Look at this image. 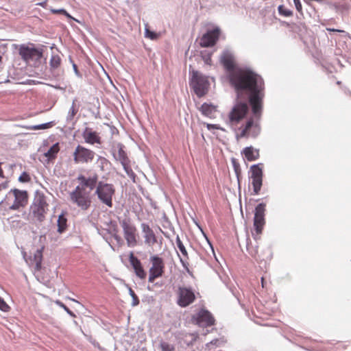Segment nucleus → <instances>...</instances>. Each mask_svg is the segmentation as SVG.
Returning a JSON list of instances; mask_svg holds the SVG:
<instances>
[{
  "instance_id": "20",
  "label": "nucleus",
  "mask_w": 351,
  "mask_h": 351,
  "mask_svg": "<svg viewBox=\"0 0 351 351\" xmlns=\"http://www.w3.org/2000/svg\"><path fill=\"white\" fill-rule=\"evenodd\" d=\"M142 230L144 233L145 243L146 244L152 246L157 243V239L154 231L147 224H142Z\"/></svg>"
},
{
  "instance_id": "51",
  "label": "nucleus",
  "mask_w": 351,
  "mask_h": 351,
  "mask_svg": "<svg viewBox=\"0 0 351 351\" xmlns=\"http://www.w3.org/2000/svg\"><path fill=\"white\" fill-rule=\"evenodd\" d=\"M337 84L338 85H340V84H341V82H339V81H338V82H337Z\"/></svg>"
},
{
  "instance_id": "37",
  "label": "nucleus",
  "mask_w": 351,
  "mask_h": 351,
  "mask_svg": "<svg viewBox=\"0 0 351 351\" xmlns=\"http://www.w3.org/2000/svg\"><path fill=\"white\" fill-rule=\"evenodd\" d=\"M20 182H27L30 180V178L29 174H27L26 172H23L19 178Z\"/></svg>"
},
{
  "instance_id": "9",
  "label": "nucleus",
  "mask_w": 351,
  "mask_h": 351,
  "mask_svg": "<svg viewBox=\"0 0 351 351\" xmlns=\"http://www.w3.org/2000/svg\"><path fill=\"white\" fill-rule=\"evenodd\" d=\"M152 267L149 269V282H154V280L161 277L165 272V263L162 258L154 255L150 257Z\"/></svg>"
},
{
  "instance_id": "33",
  "label": "nucleus",
  "mask_w": 351,
  "mask_h": 351,
  "mask_svg": "<svg viewBox=\"0 0 351 351\" xmlns=\"http://www.w3.org/2000/svg\"><path fill=\"white\" fill-rule=\"evenodd\" d=\"M56 304L60 306L61 308H62L69 315H71V317H75L76 315H75V313L71 311L64 303H62V302L60 301H56Z\"/></svg>"
},
{
  "instance_id": "22",
  "label": "nucleus",
  "mask_w": 351,
  "mask_h": 351,
  "mask_svg": "<svg viewBox=\"0 0 351 351\" xmlns=\"http://www.w3.org/2000/svg\"><path fill=\"white\" fill-rule=\"evenodd\" d=\"M241 154L244 156L245 158L248 161H254L260 158V151L252 146L245 147Z\"/></svg>"
},
{
  "instance_id": "50",
  "label": "nucleus",
  "mask_w": 351,
  "mask_h": 351,
  "mask_svg": "<svg viewBox=\"0 0 351 351\" xmlns=\"http://www.w3.org/2000/svg\"><path fill=\"white\" fill-rule=\"evenodd\" d=\"M71 300H72L73 302H75L76 303H79V302L75 299H73V298H70Z\"/></svg>"
},
{
  "instance_id": "15",
  "label": "nucleus",
  "mask_w": 351,
  "mask_h": 351,
  "mask_svg": "<svg viewBox=\"0 0 351 351\" xmlns=\"http://www.w3.org/2000/svg\"><path fill=\"white\" fill-rule=\"evenodd\" d=\"M265 204L261 203L257 205L255 208L254 218V227L257 235L262 233L263 227L265 223Z\"/></svg>"
},
{
  "instance_id": "47",
  "label": "nucleus",
  "mask_w": 351,
  "mask_h": 351,
  "mask_svg": "<svg viewBox=\"0 0 351 351\" xmlns=\"http://www.w3.org/2000/svg\"><path fill=\"white\" fill-rule=\"evenodd\" d=\"M63 14L69 19H73V17L66 11V13Z\"/></svg>"
},
{
  "instance_id": "25",
  "label": "nucleus",
  "mask_w": 351,
  "mask_h": 351,
  "mask_svg": "<svg viewBox=\"0 0 351 351\" xmlns=\"http://www.w3.org/2000/svg\"><path fill=\"white\" fill-rule=\"evenodd\" d=\"M60 151L59 143H55L49 149L45 154V156L49 159H54L56 157L57 154Z\"/></svg>"
},
{
  "instance_id": "39",
  "label": "nucleus",
  "mask_w": 351,
  "mask_h": 351,
  "mask_svg": "<svg viewBox=\"0 0 351 351\" xmlns=\"http://www.w3.org/2000/svg\"><path fill=\"white\" fill-rule=\"evenodd\" d=\"M130 293L131 296L133 298V306H136V305L138 304L139 300H138L137 295L135 294L134 291L132 289H130Z\"/></svg>"
},
{
  "instance_id": "52",
  "label": "nucleus",
  "mask_w": 351,
  "mask_h": 351,
  "mask_svg": "<svg viewBox=\"0 0 351 351\" xmlns=\"http://www.w3.org/2000/svg\"><path fill=\"white\" fill-rule=\"evenodd\" d=\"M2 60V57L0 56V62Z\"/></svg>"
},
{
  "instance_id": "44",
  "label": "nucleus",
  "mask_w": 351,
  "mask_h": 351,
  "mask_svg": "<svg viewBox=\"0 0 351 351\" xmlns=\"http://www.w3.org/2000/svg\"><path fill=\"white\" fill-rule=\"evenodd\" d=\"M327 30L329 32H343V30H339L333 28H327Z\"/></svg>"
},
{
  "instance_id": "10",
  "label": "nucleus",
  "mask_w": 351,
  "mask_h": 351,
  "mask_svg": "<svg viewBox=\"0 0 351 351\" xmlns=\"http://www.w3.org/2000/svg\"><path fill=\"white\" fill-rule=\"evenodd\" d=\"M176 295L177 304L182 308L189 306L196 299L193 290L186 287H178Z\"/></svg>"
},
{
  "instance_id": "17",
  "label": "nucleus",
  "mask_w": 351,
  "mask_h": 351,
  "mask_svg": "<svg viewBox=\"0 0 351 351\" xmlns=\"http://www.w3.org/2000/svg\"><path fill=\"white\" fill-rule=\"evenodd\" d=\"M197 324L203 327L211 326L215 324V318L206 310H201L197 315Z\"/></svg>"
},
{
  "instance_id": "23",
  "label": "nucleus",
  "mask_w": 351,
  "mask_h": 351,
  "mask_svg": "<svg viewBox=\"0 0 351 351\" xmlns=\"http://www.w3.org/2000/svg\"><path fill=\"white\" fill-rule=\"evenodd\" d=\"M200 111L204 115L212 118L216 112V107L212 104L204 103L202 105Z\"/></svg>"
},
{
  "instance_id": "8",
  "label": "nucleus",
  "mask_w": 351,
  "mask_h": 351,
  "mask_svg": "<svg viewBox=\"0 0 351 351\" xmlns=\"http://www.w3.org/2000/svg\"><path fill=\"white\" fill-rule=\"evenodd\" d=\"M263 163H258L252 165L250 169V178L254 195L259 194L263 185Z\"/></svg>"
},
{
  "instance_id": "45",
  "label": "nucleus",
  "mask_w": 351,
  "mask_h": 351,
  "mask_svg": "<svg viewBox=\"0 0 351 351\" xmlns=\"http://www.w3.org/2000/svg\"><path fill=\"white\" fill-rule=\"evenodd\" d=\"M261 286H262L263 288H265L266 287V285H265L264 277L261 278Z\"/></svg>"
},
{
  "instance_id": "4",
  "label": "nucleus",
  "mask_w": 351,
  "mask_h": 351,
  "mask_svg": "<svg viewBox=\"0 0 351 351\" xmlns=\"http://www.w3.org/2000/svg\"><path fill=\"white\" fill-rule=\"evenodd\" d=\"M28 202L27 191L12 189L5 195L3 203L11 210H18L25 206Z\"/></svg>"
},
{
  "instance_id": "14",
  "label": "nucleus",
  "mask_w": 351,
  "mask_h": 351,
  "mask_svg": "<svg viewBox=\"0 0 351 351\" xmlns=\"http://www.w3.org/2000/svg\"><path fill=\"white\" fill-rule=\"evenodd\" d=\"M19 53L21 58L26 62L39 60L43 56L42 50L25 45L20 46Z\"/></svg>"
},
{
  "instance_id": "40",
  "label": "nucleus",
  "mask_w": 351,
  "mask_h": 351,
  "mask_svg": "<svg viewBox=\"0 0 351 351\" xmlns=\"http://www.w3.org/2000/svg\"><path fill=\"white\" fill-rule=\"evenodd\" d=\"M202 58H203V60H204V62L206 64H209V65L211 64L212 60H211V55L210 54H208L206 56H203Z\"/></svg>"
},
{
  "instance_id": "29",
  "label": "nucleus",
  "mask_w": 351,
  "mask_h": 351,
  "mask_svg": "<svg viewBox=\"0 0 351 351\" xmlns=\"http://www.w3.org/2000/svg\"><path fill=\"white\" fill-rule=\"evenodd\" d=\"M278 10L279 14L284 16H291L293 15V12L289 9H287L283 5H279Z\"/></svg>"
},
{
  "instance_id": "38",
  "label": "nucleus",
  "mask_w": 351,
  "mask_h": 351,
  "mask_svg": "<svg viewBox=\"0 0 351 351\" xmlns=\"http://www.w3.org/2000/svg\"><path fill=\"white\" fill-rule=\"evenodd\" d=\"M293 2L298 12H300L302 15H303L302 6L300 0H293Z\"/></svg>"
},
{
  "instance_id": "26",
  "label": "nucleus",
  "mask_w": 351,
  "mask_h": 351,
  "mask_svg": "<svg viewBox=\"0 0 351 351\" xmlns=\"http://www.w3.org/2000/svg\"><path fill=\"white\" fill-rule=\"evenodd\" d=\"M247 251L253 258L256 259L260 258L256 245H253L252 242H248L247 243Z\"/></svg>"
},
{
  "instance_id": "43",
  "label": "nucleus",
  "mask_w": 351,
  "mask_h": 351,
  "mask_svg": "<svg viewBox=\"0 0 351 351\" xmlns=\"http://www.w3.org/2000/svg\"><path fill=\"white\" fill-rule=\"evenodd\" d=\"M36 5H40L43 8H46L47 5V0H45V1L41 2V3H38Z\"/></svg>"
},
{
  "instance_id": "27",
  "label": "nucleus",
  "mask_w": 351,
  "mask_h": 351,
  "mask_svg": "<svg viewBox=\"0 0 351 351\" xmlns=\"http://www.w3.org/2000/svg\"><path fill=\"white\" fill-rule=\"evenodd\" d=\"M61 64V58L58 55H53L49 61L51 69H56Z\"/></svg>"
},
{
  "instance_id": "34",
  "label": "nucleus",
  "mask_w": 351,
  "mask_h": 351,
  "mask_svg": "<svg viewBox=\"0 0 351 351\" xmlns=\"http://www.w3.org/2000/svg\"><path fill=\"white\" fill-rule=\"evenodd\" d=\"M10 307L8 305V304L4 301V300L0 298V310L4 312L9 311Z\"/></svg>"
},
{
  "instance_id": "18",
  "label": "nucleus",
  "mask_w": 351,
  "mask_h": 351,
  "mask_svg": "<svg viewBox=\"0 0 351 351\" xmlns=\"http://www.w3.org/2000/svg\"><path fill=\"white\" fill-rule=\"evenodd\" d=\"M220 62L228 72V75L236 70L235 61L233 55L229 51H223L220 58Z\"/></svg>"
},
{
  "instance_id": "30",
  "label": "nucleus",
  "mask_w": 351,
  "mask_h": 351,
  "mask_svg": "<svg viewBox=\"0 0 351 351\" xmlns=\"http://www.w3.org/2000/svg\"><path fill=\"white\" fill-rule=\"evenodd\" d=\"M53 125L52 122H49L40 125H36L29 127L30 130H45L51 128Z\"/></svg>"
},
{
  "instance_id": "1",
  "label": "nucleus",
  "mask_w": 351,
  "mask_h": 351,
  "mask_svg": "<svg viewBox=\"0 0 351 351\" xmlns=\"http://www.w3.org/2000/svg\"><path fill=\"white\" fill-rule=\"evenodd\" d=\"M231 85L239 95L243 90H248L249 103L252 112L258 116L263 108L264 83L263 80L255 73L247 69L237 68L228 75Z\"/></svg>"
},
{
  "instance_id": "46",
  "label": "nucleus",
  "mask_w": 351,
  "mask_h": 351,
  "mask_svg": "<svg viewBox=\"0 0 351 351\" xmlns=\"http://www.w3.org/2000/svg\"><path fill=\"white\" fill-rule=\"evenodd\" d=\"M63 14L69 19H73V17L66 11V13Z\"/></svg>"
},
{
  "instance_id": "36",
  "label": "nucleus",
  "mask_w": 351,
  "mask_h": 351,
  "mask_svg": "<svg viewBox=\"0 0 351 351\" xmlns=\"http://www.w3.org/2000/svg\"><path fill=\"white\" fill-rule=\"evenodd\" d=\"M232 163H233V167H234V171H235V173L237 175V176L239 178V176H240L241 174V168H240V165L238 162H237L235 161V160H232Z\"/></svg>"
},
{
  "instance_id": "13",
  "label": "nucleus",
  "mask_w": 351,
  "mask_h": 351,
  "mask_svg": "<svg viewBox=\"0 0 351 351\" xmlns=\"http://www.w3.org/2000/svg\"><path fill=\"white\" fill-rule=\"evenodd\" d=\"M221 34V29L215 27L208 30L199 38V44L202 47H212L216 45Z\"/></svg>"
},
{
  "instance_id": "21",
  "label": "nucleus",
  "mask_w": 351,
  "mask_h": 351,
  "mask_svg": "<svg viewBox=\"0 0 351 351\" xmlns=\"http://www.w3.org/2000/svg\"><path fill=\"white\" fill-rule=\"evenodd\" d=\"M82 136L86 143L93 145L101 143V138L96 132L92 131L90 128H86L82 134Z\"/></svg>"
},
{
  "instance_id": "12",
  "label": "nucleus",
  "mask_w": 351,
  "mask_h": 351,
  "mask_svg": "<svg viewBox=\"0 0 351 351\" xmlns=\"http://www.w3.org/2000/svg\"><path fill=\"white\" fill-rule=\"evenodd\" d=\"M123 231V236L128 247H134L137 245V230L130 221L123 220L121 222Z\"/></svg>"
},
{
  "instance_id": "6",
  "label": "nucleus",
  "mask_w": 351,
  "mask_h": 351,
  "mask_svg": "<svg viewBox=\"0 0 351 351\" xmlns=\"http://www.w3.org/2000/svg\"><path fill=\"white\" fill-rule=\"evenodd\" d=\"M48 204L44 195H37L30 207V214L38 221H43L48 211Z\"/></svg>"
},
{
  "instance_id": "49",
  "label": "nucleus",
  "mask_w": 351,
  "mask_h": 351,
  "mask_svg": "<svg viewBox=\"0 0 351 351\" xmlns=\"http://www.w3.org/2000/svg\"><path fill=\"white\" fill-rule=\"evenodd\" d=\"M114 238H115V239H117V241L121 240V237H119V236H116Z\"/></svg>"
},
{
  "instance_id": "32",
  "label": "nucleus",
  "mask_w": 351,
  "mask_h": 351,
  "mask_svg": "<svg viewBox=\"0 0 351 351\" xmlns=\"http://www.w3.org/2000/svg\"><path fill=\"white\" fill-rule=\"evenodd\" d=\"M176 244H177L178 249L180 250L181 253L183 254V256H187L186 250L184 245H183L182 242L178 237L176 239Z\"/></svg>"
},
{
  "instance_id": "42",
  "label": "nucleus",
  "mask_w": 351,
  "mask_h": 351,
  "mask_svg": "<svg viewBox=\"0 0 351 351\" xmlns=\"http://www.w3.org/2000/svg\"><path fill=\"white\" fill-rule=\"evenodd\" d=\"M146 36L150 38L151 39H154L156 38V34L154 32H152L148 29H146Z\"/></svg>"
},
{
  "instance_id": "19",
  "label": "nucleus",
  "mask_w": 351,
  "mask_h": 351,
  "mask_svg": "<svg viewBox=\"0 0 351 351\" xmlns=\"http://www.w3.org/2000/svg\"><path fill=\"white\" fill-rule=\"evenodd\" d=\"M129 261L132 266L135 274L141 280H144L146 278L147 273L143 269L141 261L136 257L133 252H131L129 255Z\"/></svg>"
},
{
  "instance_id": "48",
  "label": "nucleus",
  "mask_w": 351,
  "mask_h": 351,
  "mask_svg": "<svg viewBox=\"0 0 351 351\" xmlns=\"http://www.w3.org/2000/svg\"><path fill=\"white\" fill-rule=\"evenodd\" d=\"M207 127H208V129H210V128H215V127H214V125H210V124H208V126H207Z\"/></svg>"
},
{
  "instance_id": "16",
  "label": "nucleus",
  "mask_w": 351,
  "mask_h": 351,
  "mask_svg": "<svg viewBox=\"0 0 351 351\" xmlns=\"http://www.w3.org/2000/svg\"><path fill=\"white\" fill-rule=\"evenodd\" d=\"M123 148L124 147L123 145L118 144L116 147V149H114L113 155L114 158L121 163L125 171L129 173V171H131L130 167V160Z\"/></svg>"
},
{
  "instance_id": "28",
  "label": "nucleus",
  "mask_w": 351,
  "mask_h": 351,
  "mask_svg": "<svg viewBox=\"0 0 351 351\" xmlns=\"http://www.w3.org/2000/svg\"><path fill=\"white\" fill-rule=\"evenodd\" d=\"M58 231L62 232L66 227V219L63 216H60L58 220Z\"/></svg>"
},
{
  "instance_id": "31",
  "label": "nucleus",
  "mask_w": 351,
  "mask_h": 351,
  "mask_svg": "<svg viewBox=\"0 0 351 351\" xmlns=\"http://www.w3.org/2000/svg\"><path fill=\"white\" fill-rule=\"evenodd\" d=\"M160 346L162 351H174L175 350L173 345L165 341L161 342Z\"/></svg>"
},
{
  "instance_id": "24",
  "label": "nucleus",
  "mask_w": 351,
  "mask_h": 351,
  "mask_svg": "<svg viewBox=\"0 0 351 351\" xmlns=\"http://www.w3.org/2000/svg\"><path fill=\"white\" fill-rule=\"evenodd\" d=\"M43 249L44 247H42L40 250H37L34 255V261L35 263V268L36 270H40L41 268Z\"/></svg>"
},
{
  "instance_id": "35",
  "label": "nucleus",
  "mask_w": 351,
  "mask_h": 351,
  "mask_svg": "<svg viewBox=\"0 0 351 351\" xmlns=\"http://www.w3.org/2000/svg\"><path fill=\"white\" fill-rule=\"evenodd\" d=\"M77 112V109H76L75 102H73V105L69 112V116L70 119H72L75 116Z\"/></svg>"
},
{
  "instance_id": "11",
  "label": "nucleus",
  "mask_w": 351,
  "mask_h": 351,
  "mask_svg": "<svg viewBox=\"0 0 351 351\" xmlns=\"http://www.w3.org/2000/svg\"><path fill=\"white\" fill-rule=\"evenodd\" d=\"M95 153L85 147L78 145L73 154V161L76 164L91 162L95 158Z\"/></svg>"
},
{
  "instance_id": "7",
  "label": "nucleus",
  "mask_w": 351,
  "mask_h": 351,
  "mask_svg": "<svg viewBox=\"0 0 351 351\" xmlns=\"http://www.w3.org/2000/svg\"><path fill=\"white\" fill-rule=\"evenodd\" d=\"M95 193L99 199L108 207L112 206V197L115 193V189L111 184L99 182L97 185Z\"/></svg>"
},
{
  "instance_id": "2",
  "label": "nucleus",
  "mask_w": 351,
  "mask_h": 351,
  "mask_svg": "<svg viewBox=\"0 0 351 351\" xmlns=\"http://www.w3.org/2000/svg\"><path fill=\"white\" fill-rule=\"evenodd\" d=\"M249 108L246 103L239 102L228 114V124L234 130L237 141L241 138H256L261 131L259 123L262 110L258 116L247 117Z\"/></svg>"
},
{
  "instance_id": "5",
  "label": "nucleus",
  "mask_w": 351,
  "mask_h": 351,
  "mask_svg": "<svg viewBox=\"0 0 351 351\" xmlns=\"http://www.w3.org/2000/svg\"><path fill=\"white\" fill-rule=\"evenodd\" d=\"M190 86L193 89L197 97H202L205 95L209 89L210 82L207 76L197 71H190Z\"/></svg>"
},
{
  "instance_id": "41",
  "label": "nucleus",
  "mask_w": 351,
  "mask_h": 351,
  "mask_svg": "<svg viewBox=\"0 0 351 351\" xmlns=\"http://www.w3.org/2000/svg\"><path fill=\"white\" fill-rule=\"evenodd\" d=\"M51 12L53 13V14H65L66 13V10H64V9H51Z\"/></svg>"
},
{
  "instance_id": "3",
  "label": "nucleus",
  "mask_w": 351,
  "mask_h": 351,
  "mask_svg": "<svg viewBox=\"0 0 351 351\" xmlns=\"http://www.w3.org/2000/svg\"><path fill=\"white\" fill-rule=\"evenodd\" d=\"M77 179L80 182V185L70 193V200L81 209L86 210L90 206V193L96 186L98 176L95 173L89 177L80 175Z\"/></svg>"
}]
</instances>
